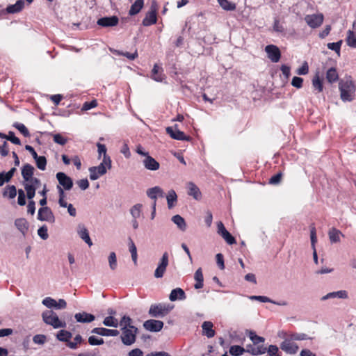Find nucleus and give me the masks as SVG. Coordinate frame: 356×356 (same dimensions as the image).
Listing matches in <instances>:
<instances>
[{"mask_svg":"<svg viewBox=\"0 0 356 356\" xmlns=\"http://www.w3.org/2000/svg\"><path fill=\"white\" fill-rule=\"evenodd\" d=\"M248 336L252 341L253 344L248 345L246 346V351L254 355L265 353L266 351V348H265L263 345L259 346V343L264 341V338L257 336L253 331H250Z\"/></svg>","mask_w":356,"mask_h":356,"instance_id":"1","label":"nucleus"},{"mask_svg":"<svg viewBox=\"0 0 356 356\" xmlns=\"http://www.w3.org/2000/svg\"><path fill=\"white\" fill-rule=\"evenodd\" d=\"M111 168V159L110 156L103 158L102 162L98 166H92L89 168L90 179L97 180L101 176L105 175L107 169Z\"/></svg>","mask_w":356,"mask_h":356,"instance_id":"2","label":"nucleus"},{"mask_svg":"<svg viewBox=\"0 0 356 356\" xmlns=\"http://www.w3.org/2000/svg\"><path fill=\"white\" fill-rule=\"evenodd\" d=\"M341 98L343 102L353 99L355 92V86L351 80L341 81L339 82Z\"/></svg>","mask_w":356,"mask_h":356,"instance_id":"3","label":"nucleus"},{"mask_svg":"<svg viewBox=\"0 0 356 356\" xmlns=\"http://www.w3.org/2000/svg\"><path fill=\"white\" fill-rule=\"evenodd\" d=\"M42 317L43 321L54 328H65L66 323L64 321L59 319L57 314L52 310H46L42 312Z\"/></svg>","mask_w":356,"mask_h":356,"instance_id":"4","label":"nucleus"},{"mask_svg":"<svg viewBox=\"0 0 356 356\" xmlns=\"http://www.w3.org/2000/svg\"><path fill=\"white\" fill-rule=\"evenodd\" d=\"M122 330L121 339L123 343L127 346L134 343L138 329L134 326H129V327H122Z\"/></svg>","mask_w":356,"mask_h":356,"instance_id":"5","label":"nucleus"},{"mask_svg":"<svg viewBox=\"0 0 356 356\" xmlns=\"http://www.w3.org/2000/svg\"><path fill=\"white\" fill-rule=\"evenodd\" d=\"M304 19L310 28L316 29L323 24L324 15L323 13L307 15Z\"/></svg>","mask_w":356,"mask_h":356,"instance_id":"6","label":"nucleus"},{"mask_svg":"<svg viewBox=\"0 0 356 356\" xmlns=\"http://www.w3.org/2000/svg\"><path fill=\"white\" fill-rule=\"evenodd\" d=\"M165 130L166 133L173 139L185 141H191L192 139L190 136H186L183 131L179 130L177 124L168 127Z\"/></svg>","mask_w":356,"mask_h":356,"instance_id":"7","label":"nucleus"},{"mask_svg":"<svg viewBox=\"0 0 356 356\" xmlns=\"http://www.w3.org/2000/svg\"><path fill=\"white\" fill-rule=\"evenodd\" d=\"M169 312L170 309L165 305L154 304L151 305L149 314L152 317H159L165 316Z\"/></svg>","mask_w":356,"mask_h":356,"instance_id":"8","label":"nucleus"},{"mask_svg":"<svg viewBox=\"0 0 356 356\" xmlns=\"http://www.w3.org/2000/svg\"><path fill=\"white\" fill-rule=\"evenodd\" d=\"M168 257L169 256L168 252H165L163 254L159 265L154 271V277L156 278H161L164 275L169 262Z\"/></svg>","mask_w":356,"mask_h":356,"instance_id":"9","label":"nucleus"},{"mask_svg":"<svg viewBox=\"0 0 356 356\" xmlns=\"http://www.w3.org/2000/svg\"><path fill=\"white\" fill-rule=\"evenodd\" d=\"M217 232L229 245H233L236 243L235 238L226 229L221 221L217 223Z\"/></svg>","mask_w":356,"mask_h":356,"instance_id":"10","label":"nucleus"},{"mask_svg":"<svg viewBox=\"0 0 356 356\" xmlns=\"http://www.w3.org/2000/svg\"><path fill=\"white\" fill-rule=\"evenodd\" d=\"M265 51L268 55V58L273 63H277L281 58V52L280 49L274 45L269 44L265 47Z\"/></svg>","mask_w":356,"mask_h":356,"instance_id":"11","label":"nucleus"},{"mask_svg":"<svg viewBox=\"0 0 356 356\" xmlns=\"http://www.w3.org/2000/svg\"><path fill=\"white\" fill-rule=\"evenodd\" d=\"M56 179L59 184L63 187L62 188L66 191L70 190L73 186V181L66 174L59 172L56 174Z\"/></svg>","mask_w":356,"mask_h":356,"instance_id":"12","label":"nucleus"},{"mask_svg":"<svg viewBox=\"0 0 356 356\" xmlns=\"http://www.w3.org/2000/svg\"><path fill=\"white\" fill-rule=\"evenodd\" d=\"M38 219L41 221H47L50 222H54L55 221L54 213L48 207H41L38 210Z\"/></svg>","mask_w":356,"mask_h":356,"instance_id":"13","label":"nucleus"},{"mask_svg":"<svg viewBox=\"0 0 356 356\" xmlns=\"http://www.w3.org/2000/svg\"><path fill=\"white\" fill-rule=\"evenodd\" d=\"M280 348L286 353L296 354L298 350V346L287 337L282 342Z\"/></svg>","mask_w":356,"mask_h":356,"instance_id":"14","label":"nucleus"},{"mask_svg":"<svg viewBox=\"0 0 356 356\" xmlns=\"http://www.w3.org/2000/svg\"><path fill=\"white\" fill-rule=\"evenodd\" d=\"M156 8L152 6L150 10L147 12L145 17L143 19V25L149 26L156 23Z\"/></svg>","mask_w":356,"mask_h":356,"instance_id":"15","label":"nucleus"},{"mask_svg":"<svg viewBox=\"0 0 356 356\" xmlns=\"http://www.w3.org/2000/svg\"><path fill=\"white\" fill-rule=\"evenodd\" d=\"M144 327L151 332H159L163 327V323L161 321L150 319L145 321Z\"/></svg>","mask_w":356,"mask_h":356,"instance_id":"16","label":"nucleus"},{"mask_svg":"<svg viewBox=\"0 0 356 356\" xmlns=\"http://www.w3.org/2000/svg\"><path fill=\"white\" fill-rule=\"evenodd\" d=\"M117 16L102 17L97 20V24L103 27L114 26L118 24Z\"/></svg>","mask_w":356,"mask_h":356,"instance_id":"17","label":"nucleus"},{"mask_svg":"<svg viewBox=\"0 0 356 356\" xmlns=\"http://www.w3.org/2000/svg\"><path fill=\"white\" fill-rule=\"evenodd\" d=\"M186 188L188 195L192 196L196 200H200L202 198L201 191L193 182H188Z\"/></svg>","mask_w":356,"mask_h":356,"instance_id":"18","label":"nucleus"},{"mask_svg":"<svg viewBox=\"0 0 356 356\" xmlns=\"http://www.w3.org/2000/svg\"><path fill=\"white\" fill-rule=\"evenodd\" d=\"M163 68L157 64H154L152 70L151 78L157 82H162L165 79V75L163 73Z\"/></svg>","mask_w":356,"mask_h":356,"instance_id":"19","label":"nucleus"},{"mask_svg":"<svg viewBox=\"0 0 356 356\" xmlns=\"http://www.w3.org/2000/svg\"><path fill=\"white\" fill-rule=\"evenodd\" d=\"M34 168L29 163H26L22 168V176L25 181L29 182L34 174Z\"/></svg>","mask_w":356,"mask_h":356,"instance_id":"20","label":"nucleus"},{"mask_svg":"<svg viewBox=\"0 0 356 356\" xmlns=\"http://www.w3.org/2000/svg\"><path fill=\"white\" fill-rule=\"evenodd\" d=\"M143 164L145 168L149 170H156L159 168L160 164L153 157L147 154L143 160Z\"/></svg>","mask_w":356,"mask_h":356,"instance_id":"21","label":"nucleus"},{"mask_svg":"<svg viewBox=\"0 0 356 356\" xmlns=\"http://www.w3.org/2000/svg\"><path fill=\"white\" fill-rule=\"evenodd\" d=\"M92 332L102 336L115 337L119 334V331L117 330H110L104 327H95L92 330Z\"/></svg>","mask_w":356,"mask_h":356,"instance_id":"22","label":"nucleus"},{"mask_svg":"<svg viewBox=\"0 0 356 356\" xmlns=\"http://www.w3.org/2000/svg\"><path fill=\"white\" fill-rule=\"evenodd\" d=\"M213 324L211 321H204L202 325V333L208 338L213 337L216 334L215 330L213 329Z\"/></svg>","mask_w":356,"mask_h":356,"instance_id":"23","label":"nucleus"},{"mask_svg":"<svg viewBox=\"0 0 356 356\" xmlns=\"http://www.w3.org/2000/svg\"><path fill=\"white\" fill-rule=\"evenodd\" d=\"M74 318L76 321L80 323H90L95 318L94 315L86 313L85 312L76 313L74 315Z\"/></svg>","mask_w":356,"mask_h":356,"instance_id":"24","label":"nucleus"},{"mask_svg":"<svg viewBox=\"0 0 356 356\" xmlns=\"http://www.w3.org/2000/svg\"><path fill=\"white\" fill-rule=\"evenodd\" d=\"M78 234L80 238L83 240L90 247L92 245V242L90 238L88 231L84 225H79Z\"/></svg>","mask_w":356,"mask_h":356,"instance_id":"25","label":"nucleus"},{"mask_svg":"<svg viewBox=\"0 0 356 356\" xmlns=\"http://www.w3.org/2000/svg\"><path fill=\"white\" fill-rule=\"evenodd\" d=\"M348 292L346 290H341L336 292H330L326 294L325 296H323L321 300H325L330 298H341V299H346L348 298Z\"/></svg>","mask_w":356,"mask_h":356,"instance_id":"26","label":"nucleus"},{"mask_svg":"<svg viewBox=\"0 0 356 356\" xmlns=\"http://www.w3.org/2000/svg\"><path fill=\"white\" fill-rule=\"evenodd\" d=\"M186 293L183 289L181 288H176L172 290L169 299L171 301H176L177 300H184L186 299Z\"/></svg>","mask_w":356,"mask_h":356,"instance_id":"27","label":"nucleus"},{"mask_svg":"<svg viewBox=\"0 0 356 356\" xmlns=\"http://www.w3.org/2000/svg\"><path fill=\"white\" fill-rule=\"evenodd\" d=\"M15 225L23 235H25L29 230V224L25 218H18L15 221Z\"/></svg>","mask_w":356,"mask_h":356,"instance_id":"28","label":"nucleus"},{"mask_svg":"<svg viewBox=\"0 0 356 356\" xmlns=\"http://www.w3.org/2000/svg\"><path fill=\"white\" fill-rule=\"evenodd\" d=\"M312 86L317 92H321L323 90V79L321 78L319 72H316L312 79Z\"/></svg>","mask_w":356,"mask_h":356,"instance_id":"29","label":"nucleus"},{"mask_svg":"<svg viewBox=\"0 0 356 356\" xmlns=\"http://www.w3.org/2000/svg\"><path fill=\"white\" fill-rule=\"evenodd\" d=\"M328 236L330 241L332 243H338L340 241V236H343L341 232L334 227L331 228L329 230Z\"/></svg>","mask_w":356,"mask_h":356,"instance_id":"30","label":"nucleus"},{"mask_svg":"<svg viewBox=\"0 0 356 356\" xmlns=\"http://www.w3.org/2000/svg\"><path fill=\"white\" fill-rule=\"evenodd\" d=\"M194 279L196 281V283L194 285L195 289H200L203 287V282H204V277L202 268H198L194 275Z\"/></svg>","mask_w":356,"mask_h":356,"instance_id":"31","label":"nucleus"},{"mask_svg":"<svg viewBox=\"0 0 356 356\" xmlns=\"http://www.w3.org/2000/svg\"><path fill=\"white\" fill-rule=\"evenodd\" d=\"M339 79L338 72L334 67L328 69L326 72V80L330 83H333Z\"/></svg>","mask_w":356,"mask_h":356,"instance_id":"32","label":"nucleus"},{"mask_svg":"<svg viewBox=\"0 0 356 356\" xmlns=\"http://www.w3.org/2000/svg\"><path fill=\"white\" fill-rule=\"evenodd\" d=\"M16 172L15 168H12L8 172L0 173V186H3L5 182H8L13 177Z\"/></svg>","mask_w":356,"mask_h":356,"instance_id":"33","label":"nucleus"},{"mask_svg":"<svg viewBox=\"0 0 356 356\" xmlns=\"http://www.w3.org/2000/svg\"><path fill=\"white\" fill-rule=\"evenodd\" d=\"M111 52L117 56H124L127 57L129 60H133L138 56V51L136 49L134 53L129 52H123L120 50L110 49Z\"/></svg>","mask_w":356,"mask_h":356,"instance_id":"34","label":"nucleus"},{"mask_svg":"<svg viewBox=\"0 0 356 356\" xmlns=\"http://www.w3.org/2000/svg\"><path fill=\"white\" fill-rule=\"evenodd\" d=\"M144 5V0H136L135 2L131 5V8L129 11L130 15H135L138 14L143 8Z\"/></svg>","mask_w":356,"mask_h":356,"instance_id":"35","label":"nucleus"},{"mask_svg":"<svg viewBox=\"0 0 356 356\" xmlns=\"http://www.w3.org/2000/svg\"><path fill=\"white\" fill-rule=\"evenodd\" d=\"M24 6V0H18L17 2L7 7V12L9 13H15L21 11Z\"/></svg>","mask_w":356,"mask_h":356,"instance_id":"36","label":"nucleus"},{"mask_svg":"<svg viewBox=\"0 0 356 356\" xmlns=\"http://www.w3.org/2000/svg\"><path fill=\"white\" fill-rule=\"evenodd\" d=\"M0 138L2 139H6V140L10 141L11 143H13V144L19 145H21L20 140L15 136V134L13 131H9L7 135L2 132H0Z\"/></svg>","mask_w":356,"mask_h":356,"instance_id":"37","label":"nucleus"},{"mask_svg":"<svg viewBox=\"0 0 356 356\" xmlns=\"http://www.w3.org/2000/svg\"><path fill=\"white\" fill-rule=\"evenodd\" d=\"M163 193V190L159 186L151 188L147 191V196L154 201H156L158 195L162 197Z\"/></svg>","mask_w":356,"mask_h":356,"instance_id":"38","label":"nucleus"},{"mask_svg":"<svg viewBox=\"0 0 356 356\" xmlns=\"http://www.w3.org/2000/svg\"><path fill=\"white\" fill-rule=\"evenodd\" d=\"M17 195V189L14 185H8L3 192V197H8L10 199L14 198Z\"/></svg>","mask_w":356,"mask_h":356,"instance_id":"39","label":"nucleus"},{"mask_svg":"<svg viewBox=\"0 0 356 356\" xmlns=\"http://www.w3.org/2000/svg\"><path fill=\"white\" fill-rule=\"evenodd\" d=\"M72 333L65 330H60L56 334V338L58 340L63 342H67V343H68L69 340L72 338Z\"/></svg>","mask_w":356,"mask_h":356,"instance_id":"40","label":"nucleus"},{"mask_svg":"<svg viewBox=\"0 0 356 356\" xmlns=\"http://www.w3.org/2000/svg\"><path fill=\"white\" fill-rule=\"evenodd\" d=\"M346 43L347 44L352 47L356 48V35L355 34L353 31L348 30L347 32V38H346Z\"/></svg>","mask_w":356,"mask_h":356,"instance_id":"41","label":"nucleus"},{"mask_svg":"<svg viewBox=\"0 0 356 356\" xmlns=\"http://www.w3.org/2000/svg\"><path fill=\"white\" fill-rule=\"evenodd\" d=\"M172 220L182 231L186 228L185 220L179 215H175L172 217Z\"/></svg>","mask_w":356,"mask_h":356,"instance_id":"42","label":"nucleus"},{"mask_svg":"<svg viewBox=\"0 0 356 356\" xmlns=\"http://www.w3.org/2000/svg\"><path fill=\"white\" fill-rule=\"evenodd\" d=\"M219 3L220 6L225 10L232 11L236 9V4L234 3H232L228 0H217Z\"/></svg>","mask_w":356,"mask_h":356,"instance_id":"43","label":"nucleus"},{"mask_svg":"<svg viewBox=\"0 0 356 356\" xmlns=\"http://www.w3.org/2000/svg\"><path fill=\"white\" fill-rule=\"evenodd\" d=\"M35 161L36 166L40 170H44L47 166V159L44 156H38L33 158Z\"/></svg>","mask_w":356,"mask_h":356,"instance_id":"44","label":"nucleus"},{"mask_svg":"<svg viewBox=\"0 0 356 356\" xmlns=\"http://www.w3.org/2000/svg\"><path fill=\"white\" fill-rule=\"evenodd\" d=\"M245 351V348L241 346L234 345L229 348V353L233 356H240Z\"/></svg>","mask_w":356,"mask_h":356,"instance_id":"45","label":"nucleus"},{"mask_svg":"<svg viewBox=\"0 0 356 356\" xmlns=\"http://www.w3.org/2000/svg\"><path fill=\"white\" fill-rule=\"evenodd\" d=\"M167 202L168 206L169 209H171L174 207V203L177 202V196L174 190H171L169 191L167 195Z\"/></svg>","mask_w":356,"mask_h":356,"instance_id":"46","label":"nucleus"},{"mask_svg":"<svg viewBox=\"0 0 356 356\" xmlns=\"http://www.w3.org/2000/svg\"><path fill=\"white\" fill-rule=\"evenodd\" d=\"M129 251L131 254L132 260L134 262V264H136V263H137V249H136V246L135 243L131 240V238H129Z\"/></svg>","mask_w":356,"mask_h":356,"instance_id":"47","label":"nucleus"},{"mask_svg":"<svg viewBox=\"0 0 356 356\" xmlns=\"http://www.w3.org/2000/svg\"><path fill=\"white\" fill-rule=\"evenodd\" d=\"M13 127L16 128L24 137H29L30 133L24 124L15 122Z\"/></svg>","mask_w":356,"mask_h":356,"instance_id":"48","label":"nucleus"},{"mask_svg":"<svg viewBox=\"0 0 356 356\" xmlns=\"http://www.w3.org/2000/svg\"><path fill=\"white\" fill-rule=\"evenodd\" d=\"M24 188L26 191V196L28 199L32 200V199L35 197L36 189L32 185H30L29 183L24 184Z\"/></svg>","mask_w":356,"mask_h":356,"instance_id":"49","label":"nucleus"},{"mask_svg":"<svg viewBox=\"0 0 356 356\" xmlns=\"http://www.w3.org/2000/svg\"><path fill=\"white\" fill-rule=\"evenodd\" d=\"M103 323L106 326H110V327H117L118 325V320L112 316L106 317L103 321Z\"/></svg>","mask_w":356,"mask_h":356,"instance_id":"50","label":"nucleus"},{"mask_svg":"<svg viewBox=\"0 0 356 356\" xmlns=\"http://www.w3.org/2000/svg\"><path fill=\"white\" fill-rule=\"evenodd\" d=\"M57 188H58V193H59V200H58L59 205L61 207H67V206L68 204H67V202L64 199L65 198V193H64L63 189L60 186H58Z\"/></svg>","mask_w":356,"mask_h":356,"instance_id":"51","label":"nucleus"},{"mask_svg":"<svg viewBox=\"0 0 356 356\" xmlns=\"http://www.w3.org/2000/svg\"><path fill=\"white\" fill-rule=\"evenodd\" d=\"M341 44L342 40H339L337 42H330L327 44V48L329 49L334 51L337 54H339Z\"/></svg>","mask_w":356,"mask_h":356,"instance_id":"52","label":"nucleus"},{"mask_svg":"<svg viewBox=\"0 0 356 356\" xmlns=\"http://www.w3.org/2000/svg\"><path fill=\"white\" fill-rule=\"evenodd\" d=\"M288 338L291 339L293 341H302L306 340L307 339V336L306 334L302 333H293L289 335Z\"/></svg>","mask_w":356,"mask_h":356,"instance_id":"53","label":"nucleus"},{"mask_svg":"<svg viewBox=\"0 0 356 356\" xmlns=\"http://www.w3.org/2000/svg\"><path fill=\"white\" fill-rule=\"evenodd\" d=\"M82 337L81 335L78 334L76 335L74 339V341H68V343H67V346L72 348V349H75L77 347V344L78 343H81L82 342Z\"/></svg>","mask_w":356,"mask_h":356,"instance_id":"54","label":"nucleus"},{"mask_svg":"<svg viewBox=\"0 0 356 356\" xmlns=\"http://www.w3.org/2000/svg\"><path fill=\"white\" fill-rule=\"evenodd\" d=\"M42 304L48 308H56V300L51 297H47L43 299Z\"/></svg>","mask_w":356,"mask_h":356,"instance_id":"55","label":"nucleus"},{"mask_svg":"<svg viewBox=\"0 0 356 356\" xmlns=\"http://www.w3.org/2000/svg\"><path fill=\"white\" fill-rule=\"evenodd\" d=\"M108 262L110 268L112 270H115L117 268V259L116 254L114 252L110 253L108 257Z\"/></svg>","mask_w":356,"mask_h":356,"instance_id":"56","label":"nucleus"},{"mask_svg":"<svg viewBox=\"0 0 356 356\" xmlns=\"http://www.w3.org/2000/svg\"><path fill=\"white\" fill-rule=\"evenodd\" d=\"M141 207L142 204H136L131 209V213L134 218L136 219L140 216Z\"/></svg>","mask_w":356,"mask_h":356,"instance_id":"57","label":"nucleus"},{"mask_svg":"<svg viewBox=\"0 0 356 356\" xmlns=\"http://www.w3.org/2000/svg\"><path fill=\"white\" fill-rule=\"evenodd\" d=\"M282 178V172H279L278 173L271 177V178L269 179V184L273 185L278 184L280 183Z\"/></svg>","mask_w":356,"mask_h":356,"instance_id":"58","label":"nucleus"},{"mask_svg":"<svg viewBox=\"0 0 356 356\" xmlns=\"http://www.w3.org/2000/svg\"><path fill=\"white\" fill-rule=\"evenodd\" d=\"M54 143H56L57 144L64 145L66 144L67 140L65 137L63 136L61 134H56L54 135Z\"/></svg>","mask_w":356,"mask_h":356,"instance_id":"59","label":"nucleus"},{"mask_svg":"<svg viewBox=\"0 0 356 356\" xmlns=\"http://www.w3.org/2000/svg\"><path fill=\"white\" fill-rule=\"evenodd\" d=\"M18 193V199H17V203L20 206H24L26 204V195L24 193V191L22 189H19L17 191Z\"/></svg>","mask_w":356,"mask_h":356,"instance_id":"60","label":"nucleus"},{"mask_svg":"<svg viewBox=\"0 0 356 356\" xmlns=\"http://www.w3.org/2000/svg\"><path fill=\"white\" fill-rule=\"evenodd\" d=\"M88 343L92 346L102 345L104 343V339L102 338H97L95 336H90L88 338Z\"/></svg>","mask_w":356,"mask_h":356,"instance_id":"61","label":"nucleus"},{"mask_svg":"<svg viewBox=\"0 0 356 356\" xmlns=\"http://www.w3.org/2000/svg\"><path fill=\"white\" fill-rule=\"evenodd\" d=\"M47 337L44 334H36L33 338V341L36 344H44Z\"/></svg>","mask_w":356,"mask_h":356,"instance_id":"62","label":"nucleus"},{"mask_svg":"<svg viewBox=\"0 0 356 356\" xmlns=\"http://www.w3.org/2000/svg\"><path fill=\"white\" fill-rule=\"evenodd\" d=\"M303 79L294 76L291 81V85L296 88H301L302 87Z\"/></svg>","mask_w":356,"mask_h":356,"instance_id":"63","label":"nucleus"},{"mask_svg":"<svg viewBox=\"0 0 356 356\" xmlns=\"http://www.w3.org/2000/svg\"><path fill=\"white\" fill-rule=\"evenodd\" d=\"M38 234L40 236L41 238L46 240L49 236L47 226L43 225L40 227L38 230Z\"/></svg>","mask_w":356,"mask_h":356,"instance_id":"64","label":"nucleus"}]
</instances>
